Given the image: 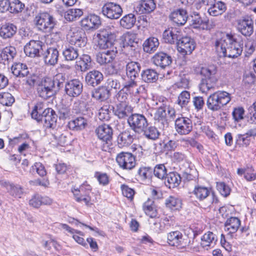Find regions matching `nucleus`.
Instances as JSON below:
<instances>
[{
  "label": "nucleus",
  "mask_w": 256,
  "mask_h": 256,
  "mask_svg": "<svg viewBox=\"0 0 256 256\" xmlns=\"http://www.w3.org/2000/svg\"><path fill=\"white\" fill-rule=\"evenodd\" d=\"M214 46L220 57L237 58L242 52V44L232 34L224 32L217 34Z\"/></svg>",
  "instance_id": "obj_1"
},
{
  "label": "nucleus",
  "mask_w": 256,
  "mask_h": 256,
  "mask_svg": "<svg viewBox=\"0 0 256 256\" xmlns=\"http://www.w3.org/2000/svg\"><path fill=\"white\" fill-rule=\"evenodd\" d=\"M32 118L43 124L46 128H54L56 126L58 116L52 108L43 110V104L37 103L31 113Z\"/></svg>",
  "instance_id": "obj_2"
},
{
  "label": "nucleus",
  "mask_w": 256,
  "mask_h": 256,
  "mask_svg": "<svg viewBox=\"0 0 256 256\" xmlns=\"http://www.w3.org/2000/svg\"><path fill=\"white\" fill-rule=\"evenodd\" d=\"M231 100L230 94L225 91L218 90L210 94L206 100L208 108L216 112L221 110Z\"/></svg>",
  "instance_id": "obj_3"
},
{
  "label": "nucleus",
  "mask_w": 256,
  "mask_h": 256,
  "mask_svg": "<svg viewBox=\"0 0 256 256\" xmlns=\"http://www.w3.org/2000/svg\"><path fill=\"white\" fill-rule=\"evenodd\" d=\"M38 28L46 33H50L57 24L56 18L48 12H41L35 18Z\"/></svg>",
  "instance_id": "obj_4"
},
{
  "label": "nucleus",
  "mask_w": 256,
  "mask_h": 256,
  "mask_svg": "<svg viewBox=\"0 0 256 256\" xmlns=\"http://www.w3.org/2000/svg\"><path fill=\"white\" fill-rule=\"evenodd\" d=\"M36 92L38 96L47 100L54 95L56 90H54V84L50 78H44L36 83Z\"/></svg>",
  "instance_id": "obj_5"
},
{
  "label": "nucleus",
  "mask_w": 256,
  "mask_h": 256,
  "mask_svg": "<svg viewBox=\"0 0 256 256\" xmlns=\"http://www.w3.org/2000/svg\"><path fill=\"white\" fill-rule=\"evenodd\" d=\"M98 38V46L100 49L112 50L116 48L115 46L116 36L113 32L106 29L100 30L97 34Z\"/></svg>",
  "instance_id": "obj_6"
},
{
  "label": "nucleus",
  "mask_w": 256,
  "mask_h": 256,
  "mask_svg": "<svg viewBox=\"0 0 256 256\" xmlns=\"http://www.w3.org/2000/svg\"><path fill=\"white\" fill-rule=\"evenodd\" d=\"M127 122L132 130L135 132H140L148 126L146 117L142 114H132L127 118Z\"/></svg>",
  "instance_id": "obj_7"
},
{
  "label": "nucleus",
  "mask_w": 256,
  "mask_h": 256,
  "mask_svg": "<svg viewBox=\"0 0 256 256\" xmlns=\"http://www.w3.org/2000/svg\"><path fill=\"white\" fill-rule=\"evenodd\" d=\"M167 240L168 244L178 248H185L190 244V240L187 236L178 230L171 232L168 234Z\"/></svg>",
  "instance_id": "obj_8"
},
{
  "label": "nucleus",
  "mask_w": 256,
  "mask_h": 256,
  "mask_svg": "<svg viewBox=\"0 0 256 256\" xmlns=\"http://www.w3.org/2000/svg\"><path fill=\"white\" fill-rule=\"evenodd\" d=\"M68 40L72 46L82 48L86 46L87 38L85 32L82 30L72 28L68 35Z\"/></svg>",
  "instance_id": "obj_9"
},
{
  "label": "nucleus",
  "mask_w": 256,
  "mask_h": 256,
  "mask_svg": "<svg viewBox=\"0 0 256 256\" xmlns=\"http://www.w3.org/2000/svg\"><path fill=\"white\" fill-rule=\"evenodd\" d=\"M116 161L120 167L124 170H131L136 164L135 156L128 152L118 154L116 157Z\"/></svg>",
  "instance_id": "obj_10"
},
{
  "label": "nucleus",
  "mask_w": 256,
  "mask_h": 256,
  "mask_svg": "<svg viewBox=\"0 0 256 256\" xmlns=\"http://www.w3.org/2000/svg\"><path fill=\"white\" fill-rule=\"evenodd\" d=\"M238 32L246 37H249L254 32V21L249 16H246L236 20Z\"/></svg>",
  "instance_id": "obj_11"
},
{
  "label": "nucleus",
  "mask_w": 256,
  "mask_h": 256,
  "mask_svg": "<svg viewBox=\"0 0 256 256\" xmlns=\"http://www.w3.org/2000/svg\"><path fill=\"white\" fill-rule=\"evenodd\" d=\"M96 133L98 137L101 140L106 142V146H104L102 150L107 151L108 150V145L111 144L113 135L112 128L108 124L99 126L96 130Z\"/></svg>",
  "instance_id": "obj_12"
},
{
  "label": "nucleus",
  "mask_w": 256,
  "mask_h": 256,
  "mask_svg": "<svg viewBox=\"0 0 256 256\" xmlns=\"http://www.w3.org/2000/svg\"><path fill=\"white\" fill-rule=\"evenodd\" d=\"M176 45L178 50L184 56L192 54L196 47L194 40L187 36H182Z\"/></svg>",
  "instance_id": "obj_13"
},
{
  "label": "nucleus",
  "mask_w": 256,
  "mask_h": 256,
  "mask_svg": "<svg viewBox=\"0 0 256 256\" xmlns=\"http://www.w3.org/2000/svg\"><path fill=\"white\" fill-rule=\"evenodd\" d=\"M175 128L180 135H186L192 130V120L186 117H179L175 120Z\"/></svg>",
  "instance_id": "obj_14"
},
{
  "label": "nucleus",
  "mask_w": 256,
  "mask_h": 256,
  "mask_svg": "<svg viewBox=\"0 0 256 256\" xmlns=\"http://www.w3.org/2000/svg\"><path fill=\"white\" fill-rule=\"evenodd\" d=\"M102 13L110 19H118L122 12L120 6L114 2H107L102 8Z\"/></svg>",
  "instance_id": "obj_15"
},
{
  "label": "nucleus",
  "mask_w": 256,
  "mask_h": 256,
  "mask_svg": "<svg viewBox=\"0 0 256 256\" xmlns=\"http://www.w3.org/2000/svg\"><path fill=\"white\" fill-rule=\"evenodd\" d=\"M83 88L82 82L78 79L67 82L65 84L66 94L70 97H77L82 93Z\"/></svg>",
  "instance_id": "obj_16"
},
{
  "label": "nucleus",
  "mask_w": 256,
  "mask_h": 256,
  "mask_svg": "<svg viewBox=\"0 0 256 256\" xmlns=\"http://www.w3.org/2000/svg\"><path fill=\"white\" fill-rule=\"evenodd\" d=\"M91 186L88 184H82L78 189L72 190V192L78 202H84L86 204H88L90 201L89 194Z\"/></svg>",
  "instance_id": "obj_17"
},
{
  "label": "nucleus",
  "mask_w": 256,
  "mask_h": 256,
  "mask_svg": "<svg viewBox=\"0 0 256 256\" xmlns=\"http://www.w3.org/2000/svg\"><path fill=\"white\" fill-rule=\"evenodd\" d=\"M43 46L44 44L41 41L30 40L24 47V53L31 58L40 56Z\"/></svg>",
  "instance_id": "obj_18"
},
{
  "label": "nucleus",
  "mask_w": 256,
  "mask_h": 256,
  "mask_svg": "<svg viewBox=\"0 0 256 256\" xmlns=\"http://www.w3.org/2000/svg\"><path fill=\"white\" fill-rule=\"evenodd\" d=\"M172 61L171 56L162 52L156 53L152 58L154 64L163 69L169 66Z\"/></svg>",
  "instance_id": "obj_19"
},
{
  "label": "nucleus",
  "mask_w": 256,
  "mask_h": 256,
  "mask_svg": "<svg viewBox=\"0 0 256 256\" xmlns=\"http://www.w3.org/2000/svg\"><path fill=\"white\" fill-rule=\"evenodd\" d=\"M181 36V32L178 28L172 27L166 30L162 34L164 42L170 44H177Z\"/></svg>",
  "instance_id": "obj_20"
},
{
  "label": "nucleus",
  "mask_w": 256,
  "mask_h": 256,
  "mask_svg": "<svg viewBox=\"0 0 256 256\" xmlns=\"http://www.w3.org/2000/svg\"><path fill=\"white\" fill-rule=\"evenodd\" d=\"M81 26L86 30L96 29L101 24L100 18L96 14H90L83 18L80 22Z\"/></svg>",
  "instance_id": "obj_21"
},
{
  "label": "nucleus",
  "mask_w": 256,
  "mask_h": 256,
  "mask_svg": "<svg viewBox=\"0 0 256 256\" xmlns=\"http://www.w3.org/2000/svg\"><path fill=\"white\" fill-rule=\"evenodd\" d=\"M117 52V48H113L104 52H99L96 55V61L101 66L110 64L114 59Z\"/></svg>",
  "instance_id": "obj_22"
},
{
  "label": "nucleus",
  "mask_w": 256,
  "mask_h": 256,
  "mask_svg": "<svg viewBox=\"0 0 256 256\" xmlns=\"http://www.w3.org/2000/svg\"><path fill=\"white\" fill-rule=\"evenodd\" d=\"M104 80V75L100 71L93 70L88 72L85 76V81L88 86L95 87L100 84Z\"/></svg>",
  "instance_id": "obj_23"
},
{
  "label": "nucleus",
  "mask_w": 256,
  "mask_h": 256,
  "mask_svg": "<svg viewBox=\"0 0 256 256\" xmlns=\"http://www.w3.org/2000/svg\"><path fill=\"white\" fill-rule=\"evenodd\" d=\"M132 108L127 103H118L114 108L115 116L120 119L128 118L132 114Z\"/></svg>",
  "instance_id": "obj_24"
},
{
  "label": "nucleus",
  "mask_w": 256,
  "mask_h": 256,
  "mask_svg": "<svg viewBox=\"0 0 256 256\" xmlns=\"http://www.w3.org/2000/svg\"><path fill=\"white\" fill-rule=\"evenodd\" d=\"M135 135L130 130H126L120 132L117 138V143L119 148L128 147L133 142Z\"/></svg>",
  "instance_id": "obj_25"
},
{
  "label": "nucleus",
  "mask_w": 256,
  "mask_h": 256,
  "mask_svg": "<svg viewBox=\"0 0 256 256\" xmlns=\"http://www.w3.org/2000/svg\"><path fill=\"white\" fill-rule=\"evenodd\" d=\"M194 194L196 196V198L200 200H202L209 196L212 197V200L209 202V205L213 203H217L218 200L216 198L214 193L210 195V191L209 190L204 186H196L194 191Z\"/></svg>",
  "instance_id": "obj_26"
},
{
  "label": "nucleus",
  "mask_w": 256,
  "mask_h": 256,
  "mask_svg": "<svg viewBox=\"0 0 256 256\" xmlns=\"http://www.w3.org/2000/svg\"><path fill=\"white\" fill-rule=\"evenodd\" d=\"M170 20L178 26H183L186 22L188 18V12L183 8L176 9L170 14Z\"/></svg>",
  "instance_id": "obj_27"
},
{
  "label": "nucleus",
  "mask_w": 256,
  "mask_h": 256,
  "mask_svg": "<svg viewBox=\"0 0 256 256\" xmlns=\"http://www.w3.org/2000/svg\"><path fill=\"white\" fill-rule=\"evenodd\" d=\"M156 8L154 0H140L136 6V11L139 14H148L153 12Z\"/></svg>",
  "instance_id": "obj_28"
},
{
  "label": "nucleus",
  "mask_w": 256,
  "mask_h": 256,
  "mask_svg": "<svg viewBox=\"0 0 256 256\" xmlns=\"http://www.w3.org/2000/svg\"><path fill=\"white\" fill-rule=\"evenodd\" d=\"M43 55L44 61L46 64L54 66L57 64L59 53L56 48L54 47L48 48Z\"/></svg>",
  "instance_id": "obj_29"
},
{
  "label": "nucleus",
  "mask_w": 256,
  "mask_h": 256,
  "mask_svg": "<svg viewBox=\"0 0 256 256\" xmlns=\"http://www.w3.org/2000/svg\"><path fill=\"white\" fill-rule=\"evenodd\" d=\"M76 66L82 72H85L92 66V60L90 56L83 54L76 61Z\"/></svg>",
  "instance_id": "obj_30"
},
{
  "label": "nucleus",
  "mask_w": 256,
  "mask_h": 256,
  "mask_svg": "<svg viewBox=\"0 0 256 256\" xmlns=\"http://www.w3.org/2000/svg\"><path fill=\"white\" fill-rule=\"evenodd\" d=\"M110 96V92L105 86H100L92 92V97L99 102L108 100Z\"/></svg>",
  "instance_id": "obj_31"
},
{
  "label": "nucleus",
  "mask_w": 256,
  "mask_h": 256,
  "mask_svg": "<svg viewBox=\"0 0 256 256\" xmlns=\"http://www.w3.org/2000/svg\"><path fill=\"white\" fill-rule=\"evenodd\" d=\"M136 87L137 82L135 80V78H130V80L126 82L124 86V89L133 95H136L145 92V88L143 86H140L138 88Z\"/></svg>",
  "instance_id": "obj_32"
},
{
  "label": "nucleus",
  "mask_w": 256,
  "mask_h": 256,
  "mask_svg": "<svg viewBox=\"0 0 256 256\" xmlns=\"http://www.w3.org/2000/svg\"><path fill=\"white\" fill-rule=\"evenodd\" d=\"M141 65L138 62H130L126 66V74L130 78H136L138 76Z\"/></svg>",
  "instance_id": "obj_33"
},
{
  "label": "nucleus",
  "mask_w": 256,
  "mask_h": 256,
  "mask_svg": "<svg viewBox=\"0 0 256 256\" xmlns=\"http://www.w3.org/2000/svg\"><path fill=\"white\" fill-rule=\"evenodd\" d=\"M17 31V27L13 24L6 23L0 28V36L4 39L12 37Z\"/></svg>",
  "instance_id": "obj_34"
},
{
  "label": "nucleus",
  "mask_w": 256,
  "mask_h": 256,
  "mask_svg": "<svg viewBox=\"0 0 256 256\" xmlns=\"http://www.w3.org/2000/svg\"><path fill=\"white\" fill-rule=\"evenodd\" d=\"M12 73L16 77L24 78L30 74L26 64L18 62L14 64L11 68Z\"/></svg>",
  "instance_id": "obj_35"
},
{
  "label": "nucleus",
  "mask_w": 256,
  "mask_h": 256,
  "mask_svg": "<svg viewBox=\"0 0 256 256\" xmlns=\"http://www.w3.org/2000/svg\"><path fill=\"white\" fill-rule=\"evenodd\" d=\"M226 9V7L224 2L216 0L208 8V12L210 15L216 16L222 14Z\"/></svg>",
  "instance_id": "obj_36"
},
{
  "label": "nucleus",
  "mask_w": 256,
  "mask_h": 256,
  "mask_svg": "<svg viewBox=\"0 0 256 256\" xmlns=\"http://www.w3.org/2000/svg\"><path fill=\"white\" fill-rule=\"evenodd\" d=\"M141 79L146 83H154L158 79V74L157 72L152 68H146L141 72Z\"/></svg>",
  "instance_id": "obj_37"
},
{
  "label": "nucleus",
  "mask_w": 256,
  "mask_h": 256,
  "mask_svg": "<svg viewBox=\"0 0 256 256\" xmlns=\"http://www.w3.org/2000/svg\"><path fill=\"white\" fill-rule=\"evenodd\" d=\"M87 125V120L82 116L77 117L69 122L68 124L70 129L76 131L84 130Z\"/></svg>",
  "instance_id": "obj_38"
},
{
  "label": "nucleus",
  "mask_w": 256,
  "mask_h": 256,
  "mask_svg": "<svg viewBox=\"0 0 256 256\" xmlns=\"http://www.w3.org/2000/svg\"><path fill=\"white\" fill-rule=\"evenodd\" d=\"M166 112L164 104L159 106L154 115V122H160L164 127L165 126H168V120L166 119Z\"/></svg>",
  "instance_id": "obj_39"
},
{
  "label": "nucleus",
  "mask_w": 256,
  "mask_h": 256,
  "mask_svg": "<svg viewBox=\"0 0 256 256\" xmlns=\"http://www.w3.org/2000/svg\"><path fill=\"white\" fill-rule=\"evenodd\" d=\"M160 42L155 37H150L143 43L144 50L146 53H154L157 50Z\"/></svg>",
  "instance_id": "obj_40"
},
{
  "label": "nucleus",
  "mask_w": 256,
  "mask_h": 256,
  "mask_svg": "<svg viewBox=\"0 0 256 256\" xmlns=\"http://www.w3.org/2000/svg\"><path fill=\"white\" fill-rule=\"evenodd\" d=\"M164 178H166L165 185L170 188L178 186L182 180L180 175L175 172H170Z\"/></svg>",
  "instance_id": "obj_41"
},
{
  "label": "nucleus",
  "mask_w": 256,
  "mask_h": 256,
  "mask_svg": "<svg viewBox=\"0 0 256 256\" xmlns=\"http://www.w3.org/2000/svg\"><path fill=\"white\" fill-rule=\"evenodd\" d=\"M16 54V51L15 48L12 46L4 48L0 54L2 61L4 64L6 62H8L12 61Z\"/></svg>",
  "instance_id": "obj_42"
},
{
  "label": "nucleus",
  "mask_w": 256,
  "mask_h": 256,
  "mask_svg": "<svg viewBox=\"0 0 256 256\" xmlns=\"http://www.w3.org/2000/svg\"><path fill=\"white\" fill-rule=\"evenodd\" d=\"M240 225V220L236 217H230L228 218L224 224L225 229L228 231V234L235 233Z\"/></svg>",
  "instance_id": "obj_43"
},
{
  "label": "nucleus",
  "mask_w": 256,
  "mask_h": 256,
  "mask_svg": "<svg viewBox=\"0 0 256 256\" xmlns=\"http://www.w3.org/2000/svg\"><path fill=\"white\" fill-rule=\"evenodd\" d=\"M216 72L217 69L214 66H210L208 67L201 68L200 74L204 76L202 78L216 80V78L215 76Z\"/></svg>",
  "instance_id": "obj_44"
},
{
  "label": "nucleus",
  "mask_w": 256,
  "mask_h": 256,
  "mask_svg": "<svg viewBox=\"0 0 256 256\" xmlns=\"http://www.w3.org/2000/svg\"><path fill=\"white\" fill-rule=\"evenodd\" d=\"M142 208L145 214L150 218H154L157 215V210L154 202L150 198H148L144 203Z\"/></svg>",
  "instance_id": "obj_45"
},
{
  "label": "nucleus",
  "mask_w": 256,
  "mask_h": 256,
  "mask_svg": "<svg viewBox=\"0 0 256 256\" xmlns=\"http://www.w3.org/2000/svg\"><path fill=\"white\" fill-rule=\"evenodd\" d=\"M84 14L83 10L80 8H70L64 13V18L68 22L76 20Z\"/></svg>",
  "instance_id": "obj_46"
},
{
  "label": "nucleus",
  "mask_w": 256,
  "mask_h": 256,
  "mask_svg": "<svg viewBox=\"0 0 256 256\" xmlns=\"http://www.w3.org/2000/svg\"><path fill=\"white\" fill-rule=\"evenodd\" d=\"M62 54L66 61H73L78 58L79 54L78 49L72 46L66 47L62 52Z\"/></svg>",
  "instance_id": "obj_47"
},
{
  "label": "nucleus",
  "mask_w": 256,
  "mask_h": 256,
  "mask_svg": "<svg viewBox=\"0 0 256 256\" xmlns=\"http://www.w3.org/2000/svg\"><path fill=\"white\" fill-rule=\"evenodd\" d=\"M141 132H143L144 136L148 139L151 140H156L160 136V132L157 128L154 126H150L144 128Z\"/></svg>",
  "instance_id": "obj_48"
},
{
  "label": "nucleus",
  "mask_w": 256,
  "mask_h": 256,
  "mask_svg": "<svg viewBox=\"0 0 256 256\" xmlns=\"http://www.w3.org/2000/svg\"><path fill=\"white\" fill-rule=\"evenodd\" d=\"M153 169L149 166H141L137 172L138 178L142 181L152 178Z\"/></svg>",
  "instance_id": "obj_49"
},
{
  "label": "nucleus",
  "mask_w": 256,
  "mask_h": 256,
  "mask_svg": "<svg viewBox=\"0 0 256 256\" xmlns=\"http://www.w3.org/2000/svg\"><path fill=\"white\" fill-rule=\"evenodd\" d=\"M136 18L134 14H130L126 15L120 20V24L124 28H132L136 22Z\"/></svg>",
  "instance_id": "obj_50"
},
{
  "label": "nucleus",
  "mask_w": 256,
  "mask_h": 256,
  "mask_svg": "<svg viewBox=\"0 0 256 256\" xmlns=\"http://www.w3.org/2000/svg\"><path fill=\"white\" fill-rule=\"evenodd\" d=\"M201 245L203 247L210 246L211 244H215L217 238L215 234L210 232L206 233L202 238Z\"/></svg>",
  "instance_id": "obj_51"
},
{
  "label": "nucleus",
  "mask_w": 256,
  "mask_h": 256,
  "mask_svg": "<svg viewBox=\"0 0 256 256\" xmlns=\"http://www.w3.org/2000/svg\"><path fill=\"white\" fill-rule=\"evenodd\" d=\"M216 82V80L202 78L199 84L200 90L202 93L207 94L208 92L214 88Z\"/></svg>",
  "instance_id": "obj_52"
},
{
  "label": "nucleus",
  "mask_w": 256,
  "mask_h": 256,
  "mask_svg": "<svg viewBox=\"0 0 256 256\" xmlns=\"http://www.w3.org/2000/svg\"><path fill=\"white\" fill-rule=\"evenodd\" d=\"M138 39L134 34H128L124 36V46H130L136 48L138 46Z\"/></svg>",
  "instance_id": "obj_53"
},
{
  "label": "nucleus",
  "mask_w": 256,
  "mask_h": 256,
  "mask_svg": "<svg viewBox=\"0 0 256 256\" xmlns=\"http://www.w3.org/2000/svg\"><path fill=\"white\" fill-rule=\"evenodd\" d=\"M190 93L186 90L182 92L178 96V104L181 108H186L190 101Z\"/></svg>",
  "instance_id": "obj_54"
},
{
  "label": "nucleus",
  "mask_w": 256,
  "mask_h": 256,
  "mask_svg": "<svg viewBox=\"0 0 256 256\" xmlns=\"http://www.w3.org/2000/svg\"><path fill=\"white\" fill-rule=\"evenodd\" d=\"M167 207L174 210H178L181 208V200L174 196H170L166 200L165 202Z\"/></svg>",
  "instance_id": "obj_55"
},
{
  "label": "nucleus",
  "mask_w": 256,
  "mask_h": 256,
  "mask_svg": "<svg viewBox=\"0 0 256 256\" xmlns=\"http://www.w3.org/2000/svg\"><path fill=\"white\" fill-rule=\"evenodd\" d=\"M152 173L155 176L162 180L167 175V170L164 164H159L155 166Z\"/></svg>",
  "instance_id": "obj_56"
},
{
  "label": "nucleus",
  "mask_w": 256,
  "mask_h": 256,
  "mask_svg": "<svg viewBox=\"0 0 256 256\" xmlns=\"http://www.w3.org/2000/svg\"><path fill=\"white\" fill-rule=\"evenodd\" d=\"M10 12L12 14H18L22 12L25 5L20 0H14L10 2Z\"/></svg>",
  "instance_id": "obj_57"
},
{
  "label": "nucleus",
  "mask_w": 256,
  "mask_h": 256,
  "mask_svg": "<svg viewBox=\"0 0 256 256\" xmlns=\"http://www.w3.org/2000/svg\"><path fill=\"white\" fill-rule=\"evenodd\" d=\"M236 142L240 146H247L250 143V136L247 134V132L242 134H238L237 136Z\"/></svg>",
  "instance_id": "obj_58"
},
{
  "label": "nucleus",
  "mask_w": 256,
  "mask_h": 256,
  "mask_svg": "<svg viewBox=\"0 0 256 256\" xmlns=\"http://www.w3.org/2000/svg\"><path fill=\"white\" fill-rule=\"evenodd\" d=\"M216 188L220 194L224 197L228 196L230 194V188L224 182H217Z\"/></svg>",
  "instance_id": "obj_59"
},
{
  "label": "nucleus",
  "mask_w": 256,
  "mask_h": 256,
  "mask_svg": "<svg viewBox=\"0 0 256 256\" xmlns=\"http://www.w3.org/2000/svg\"><path fill=\"white\" fill-rule=\"evenodd\" d=\"M8 192L14 197L21 198L23 194V190L19 185H10V190Z\"/></svg>",
  "instance_id": "obj_60"
},
{
  "label": "nucleus",
  "mask_w": 256,
  "mask_h": 256,
  "mask_svg": "<svg viewBox=\"0 0 256 256\" xmlns=\"http://www.w3.org/2000/svg\"><path fill=\"white\" fill-rule=\"evenodd\" d=\"M256 78L255 74L253 71L246 70L243 76V82L245 84H252L256 80Z\"/></svg>",
  "instance_id": "obj_61"
},
{
  "label": "nucleus",
  "mask_w": 256,
  "mask_h": 256,
  "mask_svg": "<svg viewBox=\"0 0 256 256\" xmlns=\"http://www.w3.org/2000/svg\"><path fill=\"white\" fill-rule=\"evenodd\" d=\"M244 110L242 107L234 108L232 112V115L235 121L238 122L244 118Z\"/></svg>",
  "instance_id": "obj_62"
},
{
  "label": "nucleus",
  "mask_w": 256,
  "mask_h": 256,
  "mask_svg": "<svg viewBox=\"0 0 256 256\" xmlns=\"http://www.w3.org/2000/svg\"><path fill=\"white\" fill-rule=\"evenodd\" d=\"M95 177L97 178L99 183L103 186L107 185L109 182V178L106 174L96 172Z\"/></svg>",
  "instance_id": "obj_63"
},
{
  "label": "nucleus",
  "mask_w": 256,
  "mask_h": 256,
  "mask_svg": "<svg viewBox=\"0 0 256 256\" xmlns=\"http://www.w3.org/2000/svg\"><path fill=\"white\" fill-rule=\"evenodd\" d=\"M122 190L124 196L126 197L130 200L133 199L134 194V191L133 189L129 188L128 186L123 184L122 186Z\"/></svg>",
  "instance_id": "obj_64"
}]
</instances>
